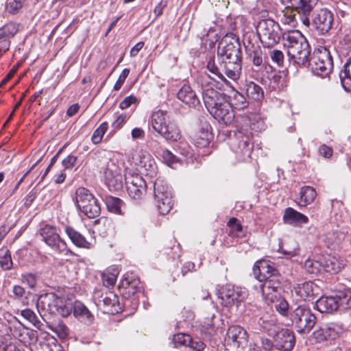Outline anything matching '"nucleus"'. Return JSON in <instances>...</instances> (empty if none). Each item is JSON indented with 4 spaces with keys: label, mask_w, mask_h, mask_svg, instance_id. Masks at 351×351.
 Wrapping results in <instances>:
<instances>
[{
    "label": "nucleus",
    "mask_w": 351,
    "mask_h": 351,
    "mask_svg": "<svg viewBox=\"0 0 351 351\" xmlns=\"http://www.w3.org/2000/svg\"><path fill=\"white\" fill-rule=\"evenodd\" d=\"M210 77L203 73L197 78V83L202 88V99L210 114L225 124L232 122L234 114L224 93L210 86Z\"/></svg>",
    "instance_id": "f257e3e1"
},
{
    "label": "nucleus",
    "mask_w": 351,
    "mask_h": 351,
    "mask_svg": "<svg viewBox=\"0 0 351 351\" xmlns=\"http://www.w3.org/2000/svg\"><path fill=\"white\" fill-rule=\"evenodd\" d=\"M253 274L259 284L263 299L268 303L274 302L280 295L281 282L278 271L265 261H256L253 267Z\"/></svg>",
    "instance_id": "f03ea898"
},
{
    "label": "nucleus",
    "mask_w": 351,
    "mask_h": 351,
    "mask_svg": "<svg viewBox=\"0 0 351 351\" xmlns=\"http://www.w3.org/2000/svg\"><path fill=\"white\" fill-rule=\"evenodd\" d=\"M283 45L287 48L289 60L298 66H306L311 53L308 43L298 30L282 34Z\"/></svg>",
    "instance_id": "7ed1b4c3"
},
{
    "label": "nucleus",
    "mask_w": 351,
    "mask_h": 351,
    "mask_svg": "<svg viewBox=\"0 0 351 351\" xmlns=\"http://www.w3.org/2000/svg\"><path fill=\"white\" fill-rule=\"evenodd\" d=\"M242 59L218 60L216 63L214 58H210L207 62V69L222 82H226L225 75L233 81L238 80L241 75Z\"/></svg>",
    "instance_id": "20e7f679"
},
{
    "label": "nucleus",
    "mask_w": 351,
    "mask_h": 351,
    "mask_svg": "<svg viewBox=\"0 0 351 351\" xmlns=\"http://www.w3.org/2000/svg\"><path fill=\"white\" fill-rule=\"evenodd\" d=\"M289 319L295 330L300 334H308L317 322V317L311 310L304 305L290 308Z\"/></svg>",
    "instance_id": "39448f33"
},
{
    "label": "nucleus",
    "mask_w": 351,
    "mask_h": 351,
    "mask_svg": "<svg viewBox=\"0 0 351 351\" xmlns=\"http://www.w3.org/2000/svg\"><path fill=\"white\" fill-rule=\"evenodd\" d=\"M308 64L314 75L322 77L328 76L333 68L332 56L326 48L315 50L308 58Z\"/></svg>",
    "instance_id": "423d86ee"
},
{
    "label": "nucleus",
    "mask_w": 351,
    "mask_h": 351,
    "mask_svg": "<svg viewBox=\"0 0 351 351\" xmlns=\"http://www.w3.org/2000/svg\"><path fill=\"white\" fill-rule=\"evenodd\" d=\"M75 203L77 209L88 218H95L100 213L101 208L97 199L84 187L76 190Z\"/></svg>",
    "instance_id": "0eeeda50"
},
{
    "label": "nucleus",
    "mask_w": 351,
    "mask_h": 351,
    "mask_svg": "<svg viewBox=\"0 0 351 351\" xmlns=\"http://www.w3.org/2000/svg\"><path fill=\"white\" fill-rule=\"evenodd\" d=\"M256 30L264 47H274L279 42L281 37L279 24L270 19L261 20L257 25Z\"/></svg>",
    "instance_id": "6e6552de"
},
{
    "label": "nucleus",
    "mask_w": 351,
    "mask_h": 351,
    "mask_svg": "<svg viewBox=\"0 0 351 351\" xmlns=\"http://www.w3.org/2000/svg\"><path fill=\"white\" fill-rule=\"evenodd\" d=\"M154 201L160 215L169 213L173 206L171 188L162 179H157L154 184Z\"/></svg>",
    "instance_id": "1a4fd4ad"
},
{
    "label": "nucleus",
    "mask_w": 351,
    "mask_h": 351,
    "mask_svg": "<svg viewBox=\"0 0 351 351\" xmlns=\"http://www.w3.org/2000/svg\"><path fill=\"white\" fill-rule=\"evenodd\" d=\"M230 147L241 160L249 159L253 150L252 133L247 130H238L231 139Z\"/></svg>",
    "instance_id": "9d476101"
},
{
    "label": "nucleus",
    "mask_w": 351,
    "mask_h": 351,
    "mask_svg": "<svg viewBox=\"0 0 351 351\" xmlns=\"http://www.w3.org/2000/svg\"><path fill=\"white\" fill-rule=\"evenodd\" d=\"M218 60L242 59L239 38L233 34H226L219 43Z\"/></svg>",
    "instance_id": "9b49d317"
},
{
    "label": "nucleus",
    "mask_w": 351,
    "mask_h": 351,
    "mask_svg": "<svg viewBox=\"0 0 351 351\" xmlns=\"http://www.w3.org/2000/svg\"><path fill=\"white\" fill-rule=\"evenodd\" d=\"M217 295L221 304L228 307L244 301L247 293L245 289L226 285L217 290Z\"/></svg>",
    "instance_id": "f8f14e48"
},
{
    "label": "nucleus",
    "mask_w": 351,
    "mask_h": 351,
    "mask_svg": "<svg viewBox=\"0 0 351 351\" xmlns=\"http://www.w3.org/2000/svg\"><path fill=\"white\" fill-rule=\"evenodd\" d=\"M93 298L97 307L104 313L114 314L121 311L117 295L111 291L104 294L99 291H95Z\"/></svg>",
    "instance_id": "ddd939ff"
},
{
    "label": "nucleus",
    "mask_w": 351,
    "mask_h": 351,
    "mask_svg": "<svg viewBox=\"0 0 351 351\" xmlns=\"http://www.w3.org/2000/svg\"><path fill=\"white\" fill-rule=\"evenodd\" d=\"M104 174L105 183L110 191H118L123 189L125 177L121 173V169L114 162H108Z\"/></svg>",
    "instance_id": "4468645a"
},
{
    "label": "nucleus",
    "mask_w": 351,
    "mask_h": 351,
    "mask_svg": "<svg viewBox=\"0 0 351 351\" xmlns=\"http://www.w3.org/2000/svg\"><path fill=\"white\" fill-rule=\"evenodd\" d=\"M125 182L129 196L135 200L142 199L146 193V182L138 174L125 176Z\"/></svg>",
    "instance_id": "2eb2a0df"
},
{
    "label": "nucleus",
    "mask_w": 351,
    "mask_h": 351,
    "mask_svg": "<svg viewBox=\"0 0 351 351\" xmlns=\"http://www.w3.org/2000/svg\"><path fill=\"white\" fill-rule=\"evenodd\" d=\"M225 341L232 348H244L247 343V333L239 326H232L227 331Z\"/></svg>",
    "instance_id": "dca6fc26"
},
{
    "label": "nucleus",
    "mask_w": 351,
    "mask_h": 351,
    "mask_svg": "<svg viewBox=\"0 0 351 351\" xmlns=\"http://www.w3.org/2000/svg\"><path fill=\"white\" fill-rule=\"evenodd\" d=\"M315 28L322 34L327 33L332 27L333 15L328 9L317 10L313 18Z\"/></svg>",
    "instance_id": "f3484780"
},
{
    "label": "nucleus",
    "mask_w": 351,
    "mask_h": 351,
    "mask_svg": "<svg viewBox=\"0 0 351 351\" xmlns=\"http://www.w3.org/2000/svg\"><path fill=\"white\" fill-rule=\"evenodd\" d=\"M19 31L16 23L10 22L0 27V53H5L10 49V39L13 38Z\"/></svg>",
    "instance_id": "a211bd4d"
},
{
    "label": "nucleus",
    "mask_w": 351,
    "mask_h": 351,
    "mask_svg": "<svg viewBox=\"0 0 351 351\" xmlns=\"http://www.w3.org/2000/svg\"><path fill=\"white\" fill-rule=\"evenodd\" d=\"M275 343L278 350L291 351L295 343L293 332L289 329H282L276 332Z\"/></svg>",
    "instance_id": "6ab92c4d"
},
{
    "label": "nucleus",
    "mask_w": 351,
    "mask_h": 351,
    "mask_svg": "<svg viewBox=\"0 0 351 351\" xmlns=\"http://www.w3.org/2000/svg\"><path fill=\"white\" fill-rule=\"evenodd\" d=\"M313 336L317 342L335 339L338 336V331L333 323L322 324L313 332Z\"/></svg>",
    "instance_id": "aec40b11"
},
{
    "label": "nucleus",
    "mask_w": 351,
    "mask_h": 351,
    "mask_svg": "<svg viewBox=\"0 0 351 351\" xmlns=\"http://www.w3.org/2000/svg\"><path fill=\"white\" fill-rule=\"evenodd\" d=\"M177 97L179 100L189 107H196L200 104L195 91L189 85H184L178 92Z\"/></svg>",
    "instance_id": "412c9836"
},
{
    "label": "nucleus",
    "mask_w": 351,
    "mask_h": 351,
    "mask_svg": "<svg viewBox=\"0 0 351 351\" xmlns=\"http://www.w3.org/2000/svg\"><path fill=\"white\" fill-rule=\"evenodd\" d=\"M337 296H322L315 302V308L320 313H332L339 308Z\"/></svg>",
    "instance_id": "4be33fe9"
},
{
    "label": "nucleus",
    "mask_w": 351,
    "mask_h": 351,
    "mask_svg": "<svg viewBox=\"0 0 351 351\" xmlns=\"http://www.w3.org/2000/svg\"><path fill=\"white\" fill-rule=\"evenodd\" d=\"M172 120L167 112L158 110L152 113L151 125L154 130L159 134Z\"/></svg>",
    "instance_id": "5701e85b"
},
{
    "label": "nucleus",
    "mask_w": 351,
    "mask_h": 351,
    "mask_svg": "<svg viewBox=\"0 0 351 351\" xmlns=\"http://www.w3.org/2000/svg\"><path fill=\"white\" fill-rule=\"evenodd\" d=\"M136 164L143 169L147 173H154L156 170V164L154 158L147 152L140 151L136 158Z\"/></svg>",
    "instance_id": "b1692460"
},
{
    "label": "nucleus",
    "mask_w": 351,
    "mask_h": 351,
    "mask_svg": "<svg viewBox=\"0 0 351 351\" xmlns=\"http://www.w3.org/2000/svg\"><path fill=\"white\" fill-rule=\"evenodd\" d=\"M283 219L285 223L295 226H301L308 222L307 216L291 207L285 209Z\"/></svg>",
    "instance_id": "393cba45"
},
{
    "label": "nucleus",
    "mask_w": 351,
    "mask_h": 351,
    "mask_svg": "<svg viewBox=\"0 0 351 351\" xmlns=\"http://www.w3.org/2000/svg\"><path fill=\"white\" fill-rule=\"evenodd\" d=\"M73 311L74 316L80 322L86 324H90L94 320V317L86 308V306L80 301H75L73 304Z\"/></svg>",
    "instance_id": "a878e982"
},
{
    "label": "nucleus",
    "mask_w": 351,
    "mask_h": 351,
    "mask_svg": "<svg viewBox=\"0 0 351 351\" xmlns=\"http://www.w3.org/2000/svg\"><path fill=\"white\" fill-rule=\"evenodd\" d=\"M159 134L166 141L171 142L178 141L182 136L180 130L174 120L169 122Z\"/></svg>",
    "instance_id": "bb28decb"
},
{
    "label": "nucleus",
    "mask_w": 351,
    "mask_h": 351,
    "mask_svg": "<svg viewBox=\"0 0 351 351\" xmlns=\"http://www.w3.org/2000/svg\"><path fill=\"white\" fill-rule=\"evenodd\" d=\"M15 322L9 327L12 335L21 342H27L29 339V331L16 317Z\"/></svg>",
    "instance_id": "cd10ccee"
},
{
    "label": "nucleus",
    "mask_w": 351,
    "mask_h": 351,
    "mask_svg": "<svg viewBox=\"0 0 351 351\" xmlns=\"http://www.w3.org/2000/svg\"><path fill=\"white\" fill-rule=\"evenodd\" d=\"M258 325L269 335L277 332V319L275 315L265 314L259 318L258 321Z\"/></svg>",
    "instance_id": "c85d7f7f"
},
{
    "label": "nucleus",
    "mask_w": 351,
    "mask_h": 351,
    "mask_svg": "<svg viewBox=\"0 0 351 351\" xmlns=\"http://www.w3.org/2000/svg\"><path fill=\"white\" fill-rule=\"evenodd\" d=\"M316 196L317 193L313 187L305 186L301 188L300 197L295 202L300 206H306L311 204Z\"/></svg>",
    "instance_id": "c756f323"
},
{
    "label": "nucleus",
    "mask_w": 351,
    "mask_h": 351,
    "mask_svg": "<svg viewBox=\"0 0 351 351\" xmlns=\"http://www.w3.org/2000/svg\"><path fill=\"white\" fill-rule=\"evenodd\" d=\"M65 232L73 243L77 247L86 249L90 248L91 244L88 241H86L82 234L76 231L72 227H66Z\"/></svg>",
    "instance_id": "7c9ffc66"
},
{
    "label": "nucleus",
    "mask_w": 351,
    "mask_h": 351,
    "mask_svg": "<svg viewBox=\"0 0 351 351\" xmlns=\"http://www.w3.org/2000/svg\"><path fill=\"white\" fill-rule=\"evenodd\" d=\"M295 293L302 300H307L314 295L313 283L311 281L298 284L294 287Z\"/></svg>",
    "instance_id": "2f4dec72"
},
{
    "label": "nucleus",
    "mask_w": 351,
    "mask_h": 351,
    "mask_svg": "<svg viewBox=\"0 0 351 351\" xmlns=\"http://www.w3.org/2000/svg\"><path fill=\"white\" fill-rule=\"evenodd\" d=\"M95 230L101 236H107L113 229V223L111 219L101 217L95 220L94 224Z\"/></svg>",
    "instance_id": "473e14b6"
},
{
    "label": "nucleus",
    "mask_w": 351,
    "mask_h": 351,
    "mask_svg": "<svg viewBox=\"0 0 351 351\" xmlns=\"http://www.w3.org/2000/svg\"><path fill=\"white\" fill-rule=\"evenodd\" d=\"M45 243L59 254L69 255L71 253L69 249H68L66 242L60 238V235L50 238V239L45 241Z\"/></svg>",
    "instance_id": "72a5a7b5"
},
{
    "label": "nucleus",
    "mask_w": 351,
    "mask_h": 351,
    "mask_svg": "<svg viewBox=\"0 0 351 351\" xmlns=\"http://www.w3.org/2000/svg\"><path fill=\"white\" fill-rule=\"evenodd\" d=\"M230 104L231 109L233 108L237 110H243L249 105V102L245 97L236 90H233L232 95L230 96Z\"/></svg>",
    "instance_id": "f704fd0d"
},
{
    "label": "nucleus",
    "mask_w": 351,
    "mask_h": 351,
    "mask_svg": "<svg viewBox=\"0 0 351 351\" xmlns=\"http://www.w3.org/2000/svg\"><path fill=\"white\" fill-rule=\"evenodd\" d=\"M245 93L249 98L254 101H260L264 97L263 88L254 82H249L246 84Z\"/></svg>",
    "instance_id": "c9c22d12"
},
{
    "label": "nucleus",
    "mask_w": 351,
    "mask_h": 351,
    "mask_svg": "<svg viewBox=\"0 0 351 351\" xmlns=\"http://www.w3.org/2000/svg\"><path fill=\"white\" fill-rule=\"evenodd\" d=\"M318 0H302L299 5L294 8L300 15H309Z\"/></svg>",
    "instance_id": "e433bc0d"
},
{
    "label": "nucleus",
    "mask_w": 351,
    "mask_h": 351,
    "mask_svg": "<svg viewBox=\"0 0 351 351\" xmlns=\"http://www.w3.org/2000/svg\"><path fill=\"white\" fill-rule=\"evenodd\" d=\"M247 58L252 64L256 66H260L263 64V52L258 45H256L254 49H248V51L246 52Z\"/></svg>",
    "instance_id": "4c0bfd02"
},
{
    "label": "nucleus",
    "mask_w": 351,
    "mask_h": 351,
    "mask_svg": "<svg viewBox=\"0 0 351 351\" xmlns=\"http://www.w3.org/2000/svg\"><path fill=\"white\" fill-rule=\"evenodd\" d=\"M338 298L339 308L342 309L351 308V290L347 289L336 295Z\"/></svg>",
    "instance_id": "58836bf2"
},
{
    "label": "nucleus",
    "mask_w": 351,
    "mask_h": 351,
    "mask_svg": "<svg viewBox=\"0 0 351 351\" xmlns=\"http://www.w3.org/2000/svg\"><path fill=\"white\" fill-rule=\"evenodd\" d=\"M342 267V264L335 257H329L325 261L323 265L324 270L330 273L339 272Z\"/></svg>",
    "instance_id": "ea45409f"
},
{
    "label": "nucleus",
    "mask_w": 351,
    "mask_h": 351,
    "mask_svg": "<svg viewBox=\"0 0 351 351\" xmlns=\"http://www.w3.org/2000/svg\"><path fill=\"white\" fill-rule=\"evenodd\" d=\"M304 268L311 274H318L324 270L323 265L319 261L313 259H308L305 261Z\"/></svg>",
    "instance_id": "a19ab883"
},
{
    "label": "nucleus",
    "mask_w": 351,
    "mask_h": 351,
    "mask_svg": "<svg viewBox=\"0 0 351 351\" xmlns=\"http://www.w3.org/2000/svg\"><path fill=\"white\" fill-rule=\"evenodd\" d=\"M275 304L276 310L283 317L289 318V306L288 302L279 295L278 299L274 302Z\"/></svg>",
    "instance_id": "79ce46f5"
},
{
    "label": "nucleus",
    "mask_w": 351,
    "mask_h": 351,
    "mask_svg": "<svg viewBox=\"0 0 351 351\" xmlns=\"http://www.w3.org/2000/svg\"><path fill=\"white\" fill-rule=\"evenodd\" d=\"M339 77L342 86L345 90H348L345 84L346 80L351 82V58L344 64L343 69L340 72Z\"/></svg>",
    "instance_id": "37998d69"
},
{
    "label": "nucleus",
    "mask_w": 351,
    "mask_h": 351,
    "mask_svg": "<svg viewBox=\"0 0 351 351\" xmlns=\"http://www.w3.org/2000/svg\"><path fill=\"white\" fill-rule=\"evenodd\" d=\"M51 328L60 339L66 338L69 334V328L62 322L53 324Z\"/></svg>",
    "instance_id": "c03bdc74"
},
{
    "label": "nucleus",
    "mask_w": 351,
    "mask_h": 351,
    "mask_svg": "<svg viewBox=\"0 0 351 351\" xmlns=\"http://www.w3.org/2000/svg\"><path fill=\"white\" fill-rule=\"evenodd\" d=\"M211 136L208 131H201L195 139V145L198 147H206L209 145Z\"/></svg>",
    "instance_id": "a18cd8bd"
},
{
    "label": "nucleus",
    "mask_w": 351,
    "mask_h": 351,
    "mask_svg": "<svg viewBox=\"0 0 351 351\" xmlns=\"http://www.w3.org/2000/svg\"><path fill=\"white\" fill-rule=\"evenodd\" d=\"M21 315L38 328H40L42 325L35 313L29 308H25L21 311Z\"/></svg>",
    "instance_id": "49530a36"
},
{
    "label": "nucleus",
    "mask_w": 351,
    "mask_h": 351,
    "mask_svg": "<svg viewBox=\"0 0 351 351\" xmlns=\"http://www.w3.org/2000/svg\"><path fill=\"white\" fill-rule=\"evenodd\" d=\"M108 209L115 214H121V200L114 197H108L106 199Z\"/></svg>",
    "instance_id": "de8ad7c7"
},
{
    "label": "nucleus",
    "mask_w": 351,
    "mask_h": 351,
    "mask_svg": "<svg viewBox=\"0 0 351 351\" xmlns=\"http://www.w3.org/2000/svg\"><path fill=\"white\" fill-rule=\"evenodd\" d=\"M39 234L42 237L44 242L50 239V238H53V237H56L59 235L56 228L49 225H45L41 228L39 230Z\"/></svg>",
    "instance_id": "09e8293b"
},
{
    "label": "nucleus",
    "mask_w": 351,
    "mask_h": 351,
    "mask_svg": "<svg viewBox=\"0 0 351 351\" xmlns=\"http://www.w3.org/2000/svg\"><path fill=\"white\" fill-rule=\"evenodd\" d=\"M108 123L104 122L95 130L91 137V140L94 144H98L101 141L104 134L108 130Z\"/></svg>",
    "instance_id": "8fccbe9b"
},
{
    "label": "nucleus",
    "mask_w": 351,
    "mask_h": 351,
    "mask_svg": "<svg viewBox=\"0 0 351 351\" xmlns=\"http://www.w3.org/2000/svg\"><path fill=\"white\" fill-rule=\"evenodd\" d=\"M160 156L164 162H165L169 167H173L179 161L178 157L168 149L162 150Z\"/></svg>",
    "instance_id": "3c124183"
},
{
    "label": "nucleus",
    "mask_w": 351,
    "mask_h": 351,
    "mask_svg": "<svg viewBox=\"0 0 351 351\" xmlns=\"http://www.w3.org/2000/svg\"><path fill=\"white\" fill-rule=\"evenodd\" d=\"M173 342L176 347L181 346H187L188 343L191 342V337L185 333H178L173 336Z\"/></svg>",
    "instance_id": "603ef678"
},
{
    "label": "nucleus",
    "mask_w": 351,
    "mask_h": 351,
    "mask_svg": "<svg viewBox=\"0 0 351 351\" xmlns=\"http://www.w3.org/2000/svg\"><path fill=\"white\" fill-rule=\"evenodd\" d=\"M122 286L125 288L134 289L133 293L139 291L141 289L140 281L138 279H130L129 276L125 278L122 282Z\"/></svg>",
    "instance_id": "864d4df0"
},
{
    "label": "nucleus",
    "mask_w": 351,
    "mask_h": 351,
    "mask_svg": "<svg viewBox=\"0 0 351 351\" xmlns=\"http://www.w3.org/2000/svg\"><path fill=\"white\" fill-rule=\"evenodd\" d=\"M23 7V3L21 0H9L6 3V10L12 14H16Z\"/></svg>",
    "instance_id": "5fc2aeb1"
},
{
    "label": "nucleus",
    "mask_w": 351,
    "mask_h": 351,
    "mask_svg": "<svg viewBox=\"0 0 351 351\" xmlns=\"http://www.w3.org/2000/svg\"><path fill=\"white\" fill-rule=\"evenodd\" d=\"M0 265L3 270L12 269L13 263L9 250H6L3 256H0Z\"/></svg>",
    "instance_id": "6e6d98bb"
},
{
    "label": "nucleus",
    "mask_w": 351,
    "mask_h": 351,
    "mask_svg": "<svg viewBox=\"0 0 351 351\" xmlns=\"http://www.w3.org/2000/svg\"><path fill=\"white\" fill-rule=\"evenodd\" d=\"M278 251L285 256H287V258H291L298 254V245L295 243L291 247H285L283 245H280Z\"/></svg>",
    "instance_id": "4d7b16f0"
},
{
    "label": "nucleus",
    "mask_w": 351,
    "mask_h": 351,
    "mask_svg": "<svg viewBox=\"0 0 351 351\" xmlns=\"http://www.w3.org/2000/svg\"><path fill=\"white\" fill-rule=\"evenodd\" d=\"M103 284L106 287H112L116 282L117 276L111 273H104L102 274Z\"/></svg>",
    "instance_id": "13d9d810"
},
{
    "label": "nucleus",
    "mask_w": 351,
    "mask_h": 351,
    "mask_svg": "<svg viewBox=\"0 0 351 351\" xmlns=\"http://www.w3.org/2000/svg\"><path fill=\"white\" fill-rule=\"evenodd\" d=\"M270 57L274 62H276L279 66H282L284 62V54L280 50H273L270 51Z\"/></svg>",
    "instance_id": "bf43d9fd"
},
{
    "label": "nucleus",
    "mask_w": 351,
    "mask_h": 351,
    "mask_svg": "<svg viewBox=\"0 0 351 351\" xmlns=\"http://www.w3.org/2000/svg\"><path fill=\"white\" fill-rule=\"evenodd\" d=\"M21 280L26 283L30 288L35 287L36 285V276L32 273H27L22 275Z\"/></svg>",
    "instance_id": "052dcab7"
},
{
    "label": "nucleus",
    "mask_w": 351,
    "mask_h": 351,
    "mask_svg": "<svg viewBox=\"0 0 351 351\" xmlns=\"http://www.w3.org/2000/svg\"><path fill=\"white\" fill-rule=\"evenodd\" d=\"M130 73V69H124L122 72L121 73L117 81L116 82L115 84L114 85V90H119L122 85L123 84L125 80L128 77V75Z\"/></svg>",
    "instance_id": "680f3d73"
},
{
    "label": "nucleus",
    "mask_w": 351,
    "mask_h": 351,
    "mask_svg": "<svg viewBox=\"0 0 351 351\" xmlns=\"http://www.w3.org/2000/svg\"><path fill=\"white\" fill-rule=\"evenodd\" d=\"M138 102L137 98L131 95L126 97L120 104L119 108L122 110H125L130 107L132 104H135Z\"/></svg>",
    "instance_id": "e2e57ef3"
},
{
    "label": "nucleus",
    "mask_w": 351,
    "mask_h": 351,
    "mask_svg": "<svg viewBox=\"0 0 351 351\" xmlns=\"http://www.w3.org/2000/svg\"><path fill=\"white\" fill-rule=\"evenodd\" d=\"M34 351H61L56 345L51 346L49 343L41 342L36 347Z\"/></svg>",
    "instance_id": "0e129e2a"
},
{
    "label": "nucleus",
    "mask_w": 351,
    "mask_h": 351,
    "mask_svg": "<svg viewBox=\"0 0 351 351\" xmlns=\"http://www.w3.org/2000/svg\"><path fill=\"white\" fill-rule=\"evenodd\" d=\"M77 160V156L73 155H69L62 160V164L64 169H71L75 165Z\"/></svg>",
    "instance_id": "69168bd1"
},
{
    "label": "nucleus",
    "mask_w": 351,
    "mask_h": 351,
    "mask_svg": "<svg viewBox=\"0 0 351 351\" xmlns=\"http://www.w3.org/2000/svg\"><path fill=\"white\" fill-rule=\"evenodd\" d=\"M319 153L325 158H330L332 156L333 150L331 147L323 144L319 148Z\"/></svg>",
    "instance_id": "338daca9"
},
{
    "label": "nucleus",
    "mask_w": 351,
    "mask_h": 351,
    "mask_svg": "<svg viewBox=\"0 0 351 351\" xmlns=\"http://www.w3.org/2000/svg\"><path fill=\"white\" fill-rule=\"evenodd\" d=\"M187 346L193 349V351H202L205 347L204 343L200 341H193L191 339V342L188 343Z\"/></svg>",
    "instance_id": "774afa93"
}]
</instances>
